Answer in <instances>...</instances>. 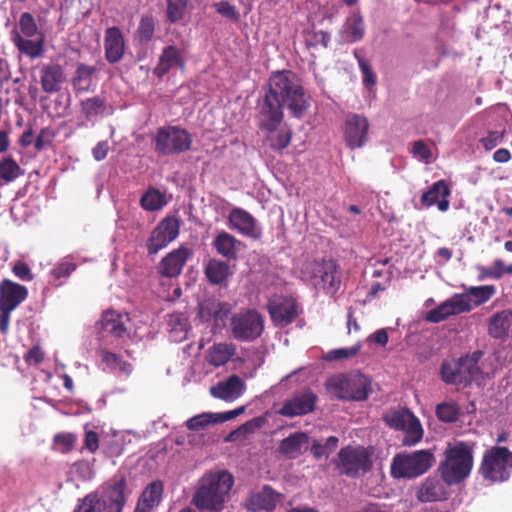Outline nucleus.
Segmentation results:
<instances>
[{
	"label": "nucleus",
	"mask_w": 512,
	"mask_h": 512,
	"mask_svg": "<svg viewBox=\"0 0 512 512\" xmlns=\"http://www.w3.org/2000/svg\"><path fill=\"white\" fill-rule=\"evenodd\" d=\"M192 134L180 127L166 125L159 127L153 138V148L159 156L179 155L192 147Z\"/></svg>",
	"instance_id": "obj_7"
},
{
	"label": "nucleus",
	"mask_w": 512,
	"mask_h": 512,
	"mask_svg": "<svg viewBox=\"0 0 512 512\" xmlns=\"http://www.w3.org/2000/svg\"><path fill=\"white\" fill-rule=\"evenodd\" d=\"M211 424H217L214 413H201L186 421V427L190 431H202Z\"/></svg>",
	"instance_id": "obj_51"
},
{
	"label": "nucleus",
	"mask_w": 512,
	"mask_h": 512,
	"mask_svg": "<svg viewBox=\"0 0 512 512\" xmlns=\"http://www.w3.org/2000/svg\"><path fill=\"white\" fill-rule=\"evenodd\" d=\"M73 512H106L104 503L99 500V493L93 491L78 500Z\"/></svg>",
	"instance_id": "obj_45"
},
{
	"label": "nucleus",
	"mask_w": 512,
	"mask_h": 512,
	"mask_svg": "<svg viewBox=\"0 0 512 512\" xmlns=\"http://www.w3.org/2000/svg\"><path fill=\"white\" fill-rule=\"evenodd\" d=\"M131 492L126 477L118 473L105 483L99 500L104 503L106 512H122Z\"/></svg>",
	"instance_id": "obj_14"
},
{
	"label": "nucleus",
	"mask_w": 512,
	"mask_h": 512,
	"mask_svg": "<svg viewBox=\"0 0 512 512\" xmlns=\"http://www.w3.org/2000/svg\"><path fill=\"white\" fill-rule=\"evenodd\" d=\"M11 42L17 48V50L29 57L30 59H36L43 55L45 51V35L40 34L35 39L33 37L21 36L16 31L10 33Z\"/></svg>",
	"instance_id": "obj_28"
},
{
	"label": "nucleus",
	"mask_w": 512,
	"mask_h": 512,
	"mask_svg": "<svg viewBox=\"0 0 512 512\" xmlns=\"http://www.w3.org/2000/svg\"><path fill=\"white\" fill-rule=\"evenodd\" d=\"M287 108L292 117L301 119L310 107V97L299 77L290 70L276 71L268 80V90Z\"/></svg>",
	"instance_id": "obj_2"
},
{
	"label": "nucleus",
	"mask_w": 512,
	"mask_h": 512,
	"mask_svg": "<svg viewBox=\"0 0 512 512\" xmlns=\"http://www.w3.org/2000/svg\"><path fill=\"white\" fill-rule=\"evenodd\" d=\"M236 353V346L233 343H215L207 351L206 361L214 366L225 365Z\"/></svg>",
	"instance_id": "obj_36"
},
{
	"label": "nucleus",
	"mask_w": 512,
	"mask_h": 512,
	"mask_svg": "<svg viewBox=\"0 0 512 512\" xmlns=\"http://www.w3.org/2000/svg\"><path fill=\"white\" fill-rule=\"evenodd\" d=\"M473 450L474 443L465 441L447 445L438 472L448 484L458 485L469 477L474 464Z\"/></svg>",
	"instance_id": "obj_3"
},
{
	"label": "nucleus",
	"mask_w": 512,
	"mask_h": 512,
	"mask_svg": "<svg viewBox=\"0 0 512 512\" xmlns=\"http://www.w3.org/2000/svg\"><path fill=\"white\" fill-rule=\"evenodd\" d=\"M509 326V315L505 311H501L489 319L488 332L494 338H502L509 329Z\"/></svg>",
	"instance_id": "obj_43"
},
{
	"label": "nucleus",
	"mask_w": 512,
	"mask_h": 512,
	"mask_svg": "<svg viewBox=\"0 0 512 512\" xmlns=\"http://www.w3.org/2000/svg\"><path fill=\"white\" fill-rule=\"evenodd\" d=\"M309 445V435L299 431L281 440L278 450L287 459H296L308 449Z\"/></svg>",
	"instance_id": "obj_29"
},
{
	"label": "nucleus",
	"mask_w": 512,
	"mask_h": 512,
	"mask_svg": "<svg viewBox=\"0 0 512 512\" xmlns=\"http://www.w3.org/2000/svg\"><path fill=\"white\" fill-rule=\"evenodd\" d=\"M128 316H124L115 310H107L102 313L97 322L98 332L102 337L110 336L117 340L129 338L127 328Z\"/></svg>",
	"instance_id": "obj_18"
},
{
	"label": "nucleus",
	"mask_w": 512,
	"mask_h": 512,
	"mask_svg": "<svg viewBox=\"0 0 512 512\" xmlns=\"http://www.w3.org/2000/svg\"><path fill=\"white\" fill-rule=\"evenodd\" d=\"M204 274L213 285L226 284L231 275L230 266L227 262L217 258L209 259L204 266Z\"/></svg>",
	"instance_id": "obj_35"
},
{
	"label": "nucleus",
	"mask_w": 512,
	"mask_h": 512,
	"mask_svg": "<svg viewBox=\"0 0 512 512\" xmlns=\"http://www.w3.org/2000/svg\"><path fill=\"white\" fill-rule=\"evenodd\" d=\"M65 82L66 74L60 64L48 63L40 68V84L45 93L59 92Z\"/></svg>",
	"instance_id": "obj_25"
},
{
	"label": "nucleus",
	"mask_w": 512,
	"mask_h": 512,
	"mask_svg": "<svg viewBox=\"0 0 512 512\" xmlns=\"http://www.w3.org/2000/svg\"><path fill=\"white\" fill-rule=\"evenodd\" d=\"M76 269V264L72 262H60L58 263L52 270V276L59 280L61 278H66L71 275Z\"/></svg>",
	"instance_id": "obj_61"
},
{
	"label": "nucleus",
	"mask_w": 512,
	"mask_h": 512,
	"mask_svg": "<svg viewBox=\"0 0 512 512\" xmlns=\"http://www.w3.org/2000/svg\"><path fill=\"white\" fill-rule=\"evenodd\" d=\"M13 274L22 281L33 280V274L28 264L22 260H18L12 267Z\"/></svg>",
	"instance_id": "obj_60"
},
{
	"label": "nucleus",
	"mask_w": 512,
	"mask_h": 512,
	"mask_svg": "<svg viewBox=\"0 0 512 512\" xmlns=\"http://www.w3.org/2000/svg\"><path fill=\"white\" fill-rule=\"evenodd\" d=\"M168 325L173 331H185L188 325V319L183 313H171L168 315Z\"/></svg>",
	"instance_id": "obj_62"
},
{
	"label": "nucleus",
	"mask_w": 512,
	"mask_h": 512,
	"mask_svg": "<svg viewBox=\"0 0 512 512\" xmlns=\"http://www.w3.org/2000/svg\"><path fill=\"white\" fill-rule=\"evenodd\" d=\"M77 437L73 433H59L54 436V443L60 448V452L68 453L73 450Z\"/></svg>",
	"instance_id": "obj_57"
},
{
	"label": "nucleus",
	"mask_w": 512,
	"mask_h": 512,
	"mask_svg": "<svg viewBox=\"0 0 512 512\" xmlns=\"http://www.w3.org/2000/svg\"><path fill=\"white\" fill-rule=\"evenodd\" d=\"M105 59L110 64L122 60L125 52V41L122 31L116 27H109L105 30L104 37Z\"/></svg>",
	"instance_id": "obj_26"
},
{
	"label": "nucleus",
	"mask_w": 512,
	"mask_h": 512,
	"mask_svg": "<svg viewBox=\"0 0 512 512\" xmlns=\"http://www.w3.org/2000/svg\"><path fill=\"white\" fill-rule=\"evenodd\" d=\"M354 56L357 59L359 68L363 75V83L365 86L370 87L376 84L377 77L373 72L369 62L359 54V51H354Z\"/></svg>",
	"instance_id": "obj_52"
},
{
	"label": "nucleus",
	"mask_w": 512,
	"mask_h": 512,
	"mask_svg": "<svg viewBox=\"0 0 512 512\" xmlns=\"http://www.w3.org/2000/svg\"><path fill=\"white\" fill-rule=\"evenodd\" d=\"M109 143L107 140L98 142L92 149L93 158L96 161L104 160L109 152Z\"/></svg>",
	"instance_id": "obj_64"
},
{
	"label": "nucleus",
	"mask_w": 512,
	"mask_h": 512,
	"mask_svg": "<svg viewBox=\"0 0 512 512\" xmlns=\"http://www.w3.org/2000/svg\"><path fill=\"white\" fill-rule=\"evenodd\" d=\"M191 255L192 250L185 246L172 250L160 261L159 273L164 277H177Z\"/></svg>",
	"instance_id": "obj_23"
},
{
	"label": "nucleus",
	"mask_w": 512,
	"mask_h": 512,
	"mask_svg": "<svg viewBox=\"0 0 512 512\" xmlns=\"http://www.w3.org/2000/svg\"><path fill=\"white\" fill-rule=\"evenodd\" d=\"M336 467L350 478H358L372 468L371 453L363 446H346L338 452Z\"/></svg>",
	"instance_id": "obj_10"
},
{
	"label": "nucleus",
	"mask_w": 512,
	"mask_h": 512,
	"mask_svg": "<svg viewBox=\"0 0 512 512\" xmlns=\"http://www.w3.org/2000/svg\"><path fill=\"white\" fill-rule=\"evenodd\" d=\"M24 360L29 365H38L44 360V352L35 345L24 355Z\"/></svg>",
	"instance_id": "obj_63"
},
{
	"label": "nucleus",
	"mask_w": 512,
	"mask_h": 512,
	"mask_svg": "<svg viewBox=\"0 0 512 512\" xmlns=\"http://www.w3.org/2000/svg\"><path fill=\"white\" fill-rule=\"evenodd\" d=\"M451 190L445 180H439L422 194L421 203L423 206L430 207L437 205L438 209L445 212L449 209L450 202L448 197Z\"/></svg>",
	"instance_id": "obj_31"
},
{
	"label": "nucleus",
	"mask_w": 512,
	"mask_h": 512,
	"mask_svg": "<svg viewBox=\"0 0 512 512\" xmlns=\"http://www.w3.org/2000/svg\"><path fill=\"white\" fill-rule=\"evenodd\" d=\"M316 401L317 396L309 390L297 393L283 403L278 413L285 417L306 415L314 411Z\"/></svg>",
	"instance_id": "obj_22"
},
{
	"label": "nucleus",
	"mask_w": 512,
	"mask_h": 512,
	"mask_svg": "<svg viewBox=\"0 0 512 512\" xmlns=\"http://www.w3.org/2000/svg\"><path fill=\"white\" fill-rule=\"evenodd\" d=\"M292 132L288 129H276L268 133L265 142L273 151H282L287 148L291 142Z\"/></svg>",
	"instance_id": "obj_44"
},
{
	"label": "nucleus",
	"mask_w": 512,
	"mask_h": 512,
	"mask_svg": "<svg viewBox=\"0 0 512 512\" xmlns=\"http://www.w3.org/2000/svg\"><path fill=\"white\" fill-rule=\"evenodd\" d=\"M18 29H14L20 36L37 37L44 34L37 26L34 16L29 12H24L20 15L18 21Z\"/></svg>",
	"instance_id": "obj_46"
},
{
	"label": "nucleus",
	"mask_w": 512,
	"mask_h": 512,
	"mask_svg": "<svg viewBox=\"0 0 512 512\" xmlns=\"http://www.w3.org/2000/svg\"><path fill=\"white\" fill-rule=\"evenodd\" d=\"M472 305H469L466 296L455 294L452 298L441 303L426 313L425 320L431 323H439L449 316L470 312Z\"/></svg>",
	"instance_id": "obj_20"
},
{
	"label": "nucleus",
	"mask_w": 512,
	"mask_h": 512,
	"mask_svg": "<svg viewBox=\"0 0 512 512\" xmlns=\"http://www.w3.org/2000/svg\"><path fill=\"white\" fill-rule=\"evenodd\" d=\"M221 303L212 300H205L199 304V316L203 320L217 318L220 312Z\"/></svg>",
	"instance_id": "obj_56"
},
{
	"label": "nucleus",
	"mask_w": 512,
	"mask_h": 512,
	"mask_svg": "<svg viewBox=\"0 0 512 512\" xmlns=\"http://www.w3.org/2000/svg\"><path fill=\"white\" fill-rule=\"evenodd\" d=\"M496 294L494 285L470 286L458 296H466L469 305L480 306L489 301Z\"/></svg>",
	"instance_id": "obj_37"
},
{
	"label": "nucleus",
	"mask_w": 512,
	"mask_h": 512,
	"mask_svg": "<svg viewBox=\"0 0 512 512\" xmlns=\"http://www.w3.org/2000/svg\"><path fill=\"white\" fill-rule=\"evenodd\" d=\"M443 477L429 476L418 487L416 497L422 503L440 502L449 498V486Z\"/></svg>",
	"instance_id": "obj_19"
},
{
	"label": "nucleus",
	"mask_w": 512,
	"mask_h": 512,
	"mask_svg": "<svg viewBox=\"0 0 512 512\" xmlns=\"http://www.w3.org/2000/svg\"><path fill=\"white\" fill-rule=\"evenodd\" d=\"M56 137L55 131L50 127L42 128L36 137L34 147L36 150L41 151L45 147L51 145L52 141Z\"/></svg>",
	"instance_id": "obj_58"
},
{
	"label": "nucleus",
	"mask_w": 512,
	"mask_h": 512,
	"mask_svg": "<svg viewBox=\"0 0 512 512\" xmlns=\"http://www.w3.org/2000/svg\"><path fill=\"white\" fill-rule=\"evenodd\" d=\"M99 68L85 63H78L71 78V85L75 93L92 91L97 80Z\"/></svg>",
	"instance_id": "obj_32"
},
{
	"label": "nucleus",
	"mask_w": 512,
	"mask_h": 512,
	"mask_svg": "<svg viewBox=\"0 0 512 512\" xmlns=\"http://www.w3.org/2000/svg\"><path fill=\"white\" fill-rule=\"evenodd\" d=\"M230 328L234 339L241 342H252L263 333L264 319L254 309L241 311L231 317Z\"/></svg>",
	"instance_id": "obj_12"
},
{
	"label": "nucleus",
	"mask_w": 512,
	"mask_h": 512,
	"mask_svg": "<svg viewBox=\"0 0 512 512\" xmlns=\"http://www.w3.org/2000/svg\"><path fill=\"white\" fill-rule=\"evenodd\" d=\"M280 497L281 494L276 492L270 485H264L259 492L250 496L246 506L251 512H257L259 510L273 511Z\"/></svg>",
	"instance_id": "obj_33"
},
{
	"label": "nucleus",
	"mask_w": 512,
	"mask_h": 512,
	"mask_svg": "<svg viewBox=\"0 0 512 512\" xmlns=\"http://www.w3.org/2000/svg\"><path fill=\"white\" fill-rule=\"evenodd\" d=\"M383 420L389 427L405 432L402 440L404 446H413L423 437L422 425L409 409L402 408L388 412L383 416Z\"/></svg>",
	"instance_id": "obj_11"
},
{
	"label": "nucleus",
	"mask_w": 512,
	"mask_h": 512,
	"mask_svg": "<svg viewBox=\"0 0 512 512\" xmlns=\"http://www.w3.org/2000/svg\"><path fill=\"white\" fill-rule=\"evenodd\" d=\"M166 203L165 195L155 188H149L140 199V205L146 211L160 210Z\"/></svg>",
	"instance_id": "obj_42"
},
{
	"label": "nucleus",
	"mask_w": 512,
	"mask_h": 512,
	"mask_svg": "<svg viewBox=\"0 0 512 512\" xmlns=\"http://www.w3.org/2000/svg\"><path fill=\"white\" fill-rule=\"evenodd\" d=\"M163 494V483L159 480L151 482L143 491L139 501L150 507L159 505Z\"/></svg>",
	"instance_id": "obj_47"
},
{
	"label": "nucleus",
	"mask_w": 512,
	"mask_h": 512,
	"mask_svg": "<svg viewBox=\"0 0 512 512\" xmlns=\"http://www.w3.org/2000/svg\"><path fill=\"white\" fill-rule=\"evenodd\" d=\"M180 224L174 217H166L152 230L146 241V248L149 255L158 253L170 242L175 240L179 234Z\"/></svg>",
	"instance_id": "obj_16"
},
{
	"label": "nucleus",
	"mask_w": 512,
	"mask_h": 512,
	"mask_svg": "<svg viewBox=\"0 0 512 512\" xmlns=\"http://www.w3.org/2000/svg\"><path fill=\"white\" fill-rule=\"evenodd\" d=\"M241 242L232 234L220 231L213 240V247L216 252L227 260H235Z\"/></svg>",
	"instance_id": "obj_34"
},
{
	"label": "nucleus",
	"mask_w": 512,
	"mask_h": 512,
	"mask_svg": "<svg viewBox=\"0 0 512 512\" xmlns=\"http://www.w3.org/2000/svg\"><path fill=\"white\" fill-rule=\"evenodd\" d=\"M155 31V22L151 15H143L136 30L135 38L141 43H148Z\"/></svg>",
	"instance_id": "obj_49"
},
{
	"label": "nucleus",
	"mask_w": 512,
	"mask_h": 512,
	"mask_svg": "<svg viewBox=\"0 0 512 512\" xmlns=\"http://www.w3.org/2000/svg\"><path fill=\"white\" fill-rule=\"evenodd\" d=\"M360 349H361L360 344H356L354 346L346 347V348L333 349V350H330L326 354L325 360L338 361V360H343V359H349V358L356 356L360 352Z\"/></svg>",
	"instance_id": "obj_53"
},
{
	"label": "nucleus",
	"mask_w": 512,
	"mask_h": 512,
	"mask_svg": "<svg viewBox=\"0 0 512 512\" xmlns=\"http://www.w3.org/2000/svg\"><path fill=\"white\" fill-rule=\"evenodd\" d=\"M176 67L182 70L185 67L182 51L174 45H169L163 48L158 63L153 69V74L161 79Z\"/></svg>",
	"instance_id": "obj_27"
},
{
	"label": "nucleus",
	"mask_w": 512,
	"mask_h": 512,
	"mask_svg": "<svg viewBox=\"0 0 512 512\" xmlns=\"http://www.w3.org/2000/svg\"><path fill=\"white\" fill-rule=\"evenodd\" d=\"M245 388V382L238 375H231L225 381L211 387L210 393L215 398L233 401L243 394Z\"/></svg>",
	"instance_id": "obj_30"
},
{
	"label": "nucleus",
	"mask_w": 512,
	"mask_h": 512,
	"mask_svg": "<svg viewBox=\"0 0 512 512\" xmlns=\"http://www.w3.org/2000/svg\"><path fill=\"white\" fill-rule=\"evenodd\" d=\"M124 440L122 437L112 436L103 444V449L108 457H118L124 452Z\"/></svg>",
	"instance_id": "obj_55"
},
{
	"label": "nucleus",
	"mask_w": 512,
	"mask_h": 512,
	"mask_svg": "<svg viewBox=\"0 0 512 512\" xmlns=\"http://www.w3.org/2000/svg\"><path fill=\"white\" fill-rule=\"evenodd\" d=\"M229 225L240 234L253 240H259L262 237V230L257 224V220L246 210L234 208L228 216Z\"/></svg>",
	"instance_id": "obj_21"
},
{
	"label": "nucleus",
	"mask_w": 512,
	"mask_h": 512,
	"mask_svg": "<svg viewBox=\"0 0 512 512\" xmlns=\"http://www.w3.org/2000/svg\"><path fill=\"white\" fill-rule=\"evenodd\" d=\"M167 1V9L166 15L167 19L171 22L180 21L188 8L190 0H166Z\"/></svg>",
	"instance_id": "obj_50"
},
{
	"label": "nucleus",
	"mask_w": 512,
	"mask_h": 512,
	"mask_svg": "<svg viewBox=\"0 0 512 512\" xmlns=\"http://www.w3.org/2000/svg\"><path fill=\"white\" fill-rule=\"evenodd\" d=\"M484 353L480 350L457 360L444 361L441 365V378L446 384H470L481 374L479 361Z\"/></svg>",
	"instance_id": "obj_6"
},
{
	"label": "nucleus",
	"mask_w": 512,
	"mask_h": 512,
	"mask_svg": "<svg viewBox=\"0 0 512 512\" xmlns=\"http://www.w3.org/2000/svg\"><path fill=\"white\" fill-rule=\"evenodd\" d=\"M434 463L430 449L400 452L392 458L390 473L395 479H414L429 471Z\"/></svg>",
	"instance_id": "obj_5"
},
{
	"label": "nucleus",
	"mask_w": 512,
	"mask_h": 512,
	"mask_svg": "<svg viewBox=\"0 0 512 512\" xmlns=\"http://www.w3.org/2000/svg\"><path fill=\"white\" fill-rule=\"evenodd\" d=\"M504 136L505 130L489 131L486 137L480 139V143L485 150L490 151L502 142Z\"/></svg>",
	"instance_id": "obj_59"
},
{
	"label": "nucleus",
	"mask_w": 512,
	"mask_h": 512,
	"mask_svg": "<svg viewBox=\"0 0 512 512\" xmlns=\"http://www.w3.org/2000/svg\"><path fill=\"white\" fill-rule=\"evenodd\" d=\"M23 174L24 170L11 156L0 160V181L5 183L13 182Z\"/></svg>",
	"instance_id": "obj_41"
},
{
	"label": "nucleus",
	"mask_w": 512,
	"mask_h": 512,
	"mask_svg": "<svg viewBox=\"0 0 512 512\" xmlns=\"http://www.w3.org/2000/svg\"><path fill=\"white\" fill-rule=\"evenodd\" d=\"M284 107L277 98L266 91L264 96L258 99L256 105V120L259 129L267 133L274 132L283 121Z\"/></svg>",
	"instance_id": "obj_13"
},
{
	"label": "nucleus",
	"mask_w": 512,
	"mask_h": 512,
	"mask_svg": "<svg viewBox=\"0 0 512 512\" xmlns=\"http://www.w3.org/2000/svg\"><path fill=\"white\" fill-rule=\"evenodd\" d=\"M301 274L303 280L309 282L315 289H321L331 296L341 287V269L333 259L305 261Z\"/></svg>",
	"instance_id": "obj_4"
},
{
	"label": "nucleus",
	"mask_w": 512,
	"mask_h": 512,
	"mask_svg": "<svg viewBox=\"0 0 512 512\" xmlns=\"http://www.w3.org/2000/svg\"><path fill=\"white\" fill-rule=\"evenodd\" d=\"M512 452L504 446L486 450L479 467L480 475L488 481L505 482L511 476Z\"/></svg>",
	"instance_id": "obj_9"
},
{
	"label": "nucleus",
	"mask_w": 512,
	"mask_h": 512,
	"mask_svg": "<svg viewBox=\"0 0 512 512\" xmlns=\"http://www.w3.org/2000/svg\"><path fill=\"white\" fill-rule=\"evenodd\" d=\"M344 29L350 42L360 41L365 34V24L362 15L359 12L352 13L347 18Z\"/></svg>",
	"instance_id": "obj_39"
},
{
	"label": "nucleus",
	"mask_w": 512,
	"mask_h": 512,
	"mask_svg": "<svg viewBox=\"0 0 512 512\" xmlns=\"http://www.w3.org/2000/svg\"><path fill=\"white\" fill-rule=\"evenodd\" d=\"M81 112L87 120L101 116L106 111V100L100 95L86 98L80 102Z\"/></svg>",
	"instance_id": "obj_38"
},
{
	"label": "nucleus",
	"mask_w": 512,
	"mask_h": 512,
	"mask_svg": "<svg viewBox=\"0 0 512 512\" xmlns=\"http://www.w3.org/2000/svg\"><path fill=\"white\" fill-rule=\"evenodd\" d=\"M369 127L368 119L365 116L348 115L343 128L346 146L352 150L363 147L367 142Z\"/></svg>",
	"instance_id": "obj_17"
},
{
	"label": "nucleus",
	"mask_w": 512,
	"mask_h": 512,
	"mask_svg": "<svg viewBox=\"0 0 512 512\" xmlns=\"http://www.w3.org/2000/svg\"><path fill=\"white\" fill-rule=\"evenodd\" d=\"M233 485L234 477L230 472L208 471L198 480L192 504L202 512H222Z\"/></svg>",
	"instance_id": "obj_1"
},
{
	"label": "nucleus",
	"mask_w": 512,
	"mask_h": 512,
	"mask_svg": "<svg viewBox=\"0 0 512 512\" xmlns=\"http://www.w3.org/2000/svg\"><path fill=\"white\" fill-rule=\"evenodd\" d=\"M28 297V289L10 279L0 282V307L15 310Z\"/></svg>",
	"instance_id": "obj_24"
},
{
	"label": "nucleus",
	"mask_w": 512,
	"mask_h": 512,
	"mask_svg": "<svg viewBox=\"0 0 512 512\" xmlns=\"http://www.w3.org/2000/svg\"><path fill=\"white\" fill-rule=\"evenodd\" d=\"M435 414L443 423H455L459 420L461 409L457 402L447 401L436 405Z\"/></svg>",
	"instance_id": "obj_40"
},
{
	"label": "nucleus",
	"mask_w": 512,
	"mask_h": 512,
	"mask_svg": "<svg viewBox=\"0 0 512 512\" xmlns=\"http://www.w3.org/2000/svg\"><path fill=\"white\" fill-rule=\"evenodd\" d=\"M328 388L338 399L364 401L371 392V381L362 373H349L331 378Z\"/></svg>",
	"instance_id": "obj_8"
},
{
	"label": "nucleus",
	"mask_w": 512,
	"mask_h": 512,
	"mask_svg": "<svg viewBox=\"0 0 512 512\" xmlns=\"http://www.w3.org/2000/svg\"><path fill=\"white\" fill-rule=\"evenodd\" d=\"M267 310L272 323L280 328L293 323L300 313L299 303L291 295L272 296L268 300Z\"/></svg>",
	"instance_id": "obj_15"
},
{
	"label": "nucleus",
	"mask_w": 512,
	"mask_h": 512,
	"mask_svg": "<svg viewBox=\"0 0 512 512\" xmlns=\"http://www.w3.org/2000/svg\"><path fill=\"white\" fill-rule=\"evenodd\" d=\"M215 11L231 22H238L240 20V13L236 6L228 1H219L213 4Z\"/></svg>",
	"instance_id": "obj_54"
},
{
	"label": "nucleus",
	"mask_w": 512,
	"mask_h": 512,
	"mask_svg": "<svg viewBox=\"0 0 512 512\" xmlns=\"http://www.w3.org/2000/svg\"><path fill=\"white\" fill-rule=\"evenodd\" d=\"M101 360L110 369H119V371L127 375L132 372V365L113 352L102 350Z\"/></svg>",
	"instance_id": "obj_48"
}]
</instances>
